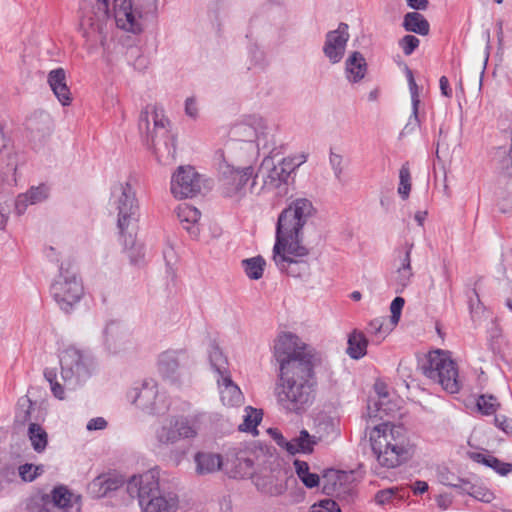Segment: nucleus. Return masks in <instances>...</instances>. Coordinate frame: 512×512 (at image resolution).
I'll use <instances>...</instances> for the list:
<instances>
[{"mask_svg":"<svg viewBox=\"0 0 512 512\" xmlns=\"http://www.w3.org/2000/svg\"><path fill=\"white\" fill-rule=\"evenodd\" d=\"M316 209L308 198L293 200L278 216L273 247V261L288 276L301 278L309 274L306 258L309 249L302 244V229L315 215Z\"/></svg>","mask_w":512,"mask_h":512,"instance_id":"nucleus-1","label":"nucleus"},{"mask_svg":"<svg viewBox=\"0 0 512 512\" xmlns=\"http://www.w3.org/2000/svg\"><path fill=\"white\" fill-rule=\"evenodd\" d=\"M119 480L107 475H100L89 484L90 493L96 498L105 497L110 491L119 487Z\"/></svg>","mask_w":512,"mask_h":512,"instance_id":"nucleus-35","label":"nucleus"},{"mask_svg":"<svg viewBox=\"0 0 512 512\" xmlns=\"http://www.w3.org/2000/svg\"><path fill=\"white\" fill-rule=\"evenodd\" d=\"M28 436L31 441V445L36 452L41 453L46 449L48 435L40 425L31 423L28 428Z\"/></svg>","mask_w":512,"mask_h":512,"instance_id":"nucleus-40","label":"nucleus"},{"mask_svg":"<svg viewBox=\"0 0 512 512\" xmlns=\"http://www.w3.org/2000/svg\"><path fill=\"white\" fill-rule=\"evenodd\" d=\"M405 300L403 297H395L390 304L391 316L389 322L392 326H396L400 320L402 309L404 307Z\"/></svg>","mask_w":512,"mask_h":512,"instance_id":"nucleus-54","label":"nucleus"},{"mask_svg":"<svg viewBox=\"0 0 512 512\" xmlns=\"http://www.w3.org/2000/svg\"><path fill=\"white\" fill-rule=\"evenodd\" d=\"M11 140L0 124V171L1 174H16V157L11 151Z\"/></svg>","mask_w":512,"mask_h":512,"instance_id":"nucleus-28","label":"nucleus"},{"mask_svg":"<svg viewBox=\"0 0 512 512\" xmlns=\"http://www.w3.org/2000/svg\"><path fill=\"white\" fill-rule=\"evenodd\" d=\"M305 161L306 156L302 155L300 158H283L275 165L272 156L265 157L259 169L264 187L268 190H278L279 196L286 195L289 185L294 183L295 170Z\"/></svg>","mask_w":512,"mask_h":512,"instance_id":"nucleus-8","label":"nucleus"},{"mask_svg":"<svg viewBox=\"0 0 512 512\" xmlns=\"http://www.w3.org/2000/svg\"><path fill=\"white\" fill-rule=\"evenodd\" d=\"M403 27L408 32H413L422 36L427 35L430 29L429 22L418 12H408L404 16Z\"/></svg>","mask_w":512,"mask_h":512,"instance_id":"nucleus-36","label":"nucleus"},{"mask_svg":"<svg viewBox=\"0 0 512 512\" xmlns=\"http://www.w3.org/2000/svg\"><path fill=\"white\" fill-rule=\"evenodd\" d=\"M47 82L58 101L63 106L71 104L72 97L66 82V72L63 68L51 70L47 76Z\"/></svg>","mask_w":512,"mask_h":512,"instance_id":"nucleus-24","label":"nucleus"},{"mask_svg":"<svg viewBox=\"0 0 512 512\" xmlns=\"http://www.w3.org/2000/svg\"><path fill=\"white\" fill-rule=\"evenodd\" d=\"M123 241L124 247L127 249L130 246L129 258L131 263L137 265L144 257L143 247L141 245L136 246L133 233H126V237H120Z\"/></svg>","mask_w":512,"mask_h":512,"instance_id":"nucleus-46","label":"nucleus"},{"mask_svg":"<svg viewBox=\"0 0 512 512\" xmlns=\"http://www.w3.org/2000/svg\"><path fill=\"white\" fill-rule=\"evenodd\" d=\"M348 25L341 22L337 29L326 33L323 53L331 64L339 63L345 54L350 35Z\"/></svg>","mask_w":512,"mask_h":512,"instance_id":"nucleus-18","label":"nucleus"},{"mask_svg":"<svg viewBox=\"0 0 512 512\" xmlns=\"http://www.w3.org/2000/svg\"><path fill=\"white\" fill-rule=\"evenodd\" d=\"M33 464H24L19 467V475L26 482H32L36 479V475L33 474Z\"/></svg>","mask_w":512,"mask_h":512,"instance_id":"nucleus-62","label":"nucleus"},{"mask_svg":"<svg viewBox=\"0 0 512 512\" xmlns=\"http://www.w3.org/2000/svg\"><path fill=\"white\" fill-rule=\"evenodd\" d=\"M210 361L217 374L216 382L222 403L229 407L240 406L244 401V396L238 385L232 380L225 354H211Z\"/></svg>","mask_w":512,"mask_h":512,"instance_id":"nucleus-13","label":"nucleus"},{"mask_svg":"<svg viewBox=\"0 0 512 512\" xmlns=\"http://www.w3.org/2000/svg\"><path fill=\"white\" fill-rule=\"evenodd\" d=\"M53 121L48 113H34L26 122L27 137L34 149L41 148L50 137Z\"/></svg>","mask_w":512,"mask_h":512,"instance_id":"nucleus-19","label":"nucleus"},{"mask_svg":"<svg viewBox=\"0 0 512 512\" xmlns=\"http://www.w3.org/2000/svg\"><path fill=\"white\" fill-rule=\"evenodd\" d=\"M241 265L248 278L252 280H258L263 276L266 261L262 256L258 255L255 257L243 259L241 261Z\"/></svg>","mask_w":512,"mask_h":512,"instance_id":"nucleus-39","label":"nucleus"},{"mask_svg":"<svg viewBox=\"0 0 512 512\" xmlns=\"http://www.w3.org/2000/svg\"><path fill=\"white\" fill-rule=\"evenodd\" d=\"M295 470L299 479L308 488H314L319 484V476L309 471V466L305 461L295 460Z\"/></svg>","mask_w":512,"mask_h":512,"instance_id":"nucleus-41","label":"nucleus"},{"mask_svg":"<svg viewBox=\"0 0 512 512\" xmlns=\"http://www.w3.org/2000/svg\"><path fill=\"white\" fill-rule=\"evenodd\" d=\"M413 247V243L405 242L400 248L397 249V256L395 259L397 266L411 267V252Z\"/></svg>","mask_w":512,"mask_h":512,"instance_id":"nucleus-52","label":"nucleus"},{"mask_svg":"<svg viewBox=\"0 0 512 512\" xmlns=\"http://www.w3.org/2000/svg\"><path fill=\"white\" fill-rule=\"evenodd\" d=\"M126 490L132 498H137L141 512H176L178 509V496L161 489L156 469L133 475L126 483Z\"/></svg>","mask_w":512,"mask_h":512,"instance_id":"nucleus-3","label":"nucleus"},{"mask_svg":"<svg viewBox=\"0 0 512 512\" xmlns=\"http://www.w3.org/2000/svg\"><path fill=\"white\" fill-rule=\"evenodd\" d=\"M223 184L227 186V194L240 191L251 179L254 173L253 167H245L243 169H235L229 164L220 166Z\"/></svg>","mask_w":512,"mask_h":512,"instance_id":"nucleus-21","label":"nucleus"},{"mask_svg":"<svg viewBox=\"0 0 512 512\" xmlns=\"http://www.w3.org/2000/svg\"><path fill=\"white\" fill-rule=\"evenodd\" d=\"M414 276L412 267H399L397 266L394 276V283L396 285L395 292L401 293L409 286Z\"/></svg>","mask_w":512,"mask_h":512,"instance_id":"nucleus-45","label":"nucleus"},{"mask_svg":"<svg viewBox=\"0 0 512 512\" xmlns=\"http://www.w3.org/2000/svg\"><path fill=\"white\" fill-rule=\"evenodd\" d=\"M73 494L65 486H57L51 494H42L39 500L44 504H53L54 506L66 509L72 506Z\"/></svg>","mask_w":512,"mask_h":512,"instance_id":"nucleus-32","label":"nucleus"},{"mask_svg":"<svg viewBox=\"0 0 512 512\" xmlns=\"http://www.w3.org/2000/svg\"><path fill=\"white\" fill-rule=\"evenodd\" d=\"M198 113L199 109L196 98L188 97L185 100V114L192 119H196L198 117Z\"/></svg>","mask_w":512,"mask_h":512,"instance_id":"nucleus-60","label":"nucleus"},{"mask_svg":"<svg viewBox=\"0 0 512 512\" xmlns=\"http://www.w3.org/2000/svg\"><path fill=\"white\" fill-rule=\"evenodd\" d=\"M487 334L489 348L492 352H503L511 349L509 341L502 334L501 328L495 321L491 322V326L488 328Z\"/></svg>","mask_w":512,"mask_h":512,"instance_id":"nucleus-37","label":"nucleus"},{"mask_svg":"<svg viewBox=\"0 0 512 512\" xmlns=\"http://www.w3.org/2000/svg\"><path fill=\"white\" fill-rule=\"evenodd\" d=\"M50 294L65 313H71L79 304L84 295V287L74 265L61 263L59 274L50 286Z\"/></svg>","mask_w":512,"mask_h":512,"instance_id":"nucleus-5","label":"nucleus"},{"mask_svg":"<svg viewBox=\"0 0 512 512\" xmlns=\"http://www.w3.org/2000/svg\"><path fill=\"white\" fill-rule=\"evenodd\" d=\"M177 216L183 228L186 229L191 236L197 237L199 229L196 224L201 217L200 211L191 205L182 204L177 208Z\"/></svg>","mask_w":512,"mask_h":512,"instance_id":"nucleus-30","label":"nucleus"},{"mask_svg":"<svg viewBox=\"0 0 512 512\" xmlns=\"http://www.w3.org/2000/svg\"><path fill=\"white\" fill-rule=\"evenodd\" d=\"M128 398L150 415L164 414L169 408L166 395L159 392L153 379H145L140 385L133 387L128 393Z\"/></svg>","mask_w":512,"mask_h":512,"instance_id":"nucleus-12","label":"nucleus"},{"mask_svg":"<svg viewBox=\"0 0 512 512\" xmlns=\"http://www.w3.org/2000/svg\"><path fill=\"white\" fill-rule=\"evenodd\" d=\"M472 459L477 463L484 464L487 467L492 468L501 476H506L510 472H512V464L502 462L498 458L492 455H486L483 453H474L472 454Z\"/></svg>","mask_w":512,"mask_h":512,"instance_id":"nucleus-38","label":"nucleus"},{"mask_svg":"<svg viewBox=\"0 0 512 512\" xmlns=\"http://www.w3.org/2000/svg\"><path fill=\"white\" fill-rule=\"evenodd\" d=\"M194 462L198 475L214 473L220 470L223 464L221 455L212 452H197L194 456Z\"/></svg>","mask_w":512,"mask_h":512,"instance_id":"nucleus-29","label":"nucleus"},{"mask_svg":"<svg viewBox=\"0 0 512 512\" xmlns=\"http://www.w3.org/2000/svg\"><path fill=\"white\" fill-rule=\"evenodd\" d=\"M495 424L505 433L512 435V419H509L506 416H497L495 417Z\"/></svg>","mask_w":512,"mask_h":512,"instance_id":"nucleus-63","label":"nucleus"},{"mask_svg":"<svg viewBox=\"0 0 512 512\" xmlns=\"http://www.w3.org/2000/svg\"><path fill=\"white\" fill-rule=\"evenodd\" d=\"M315 381H282L278 388V403L288 412L301 413L305 411L315 398Z\"/></svg>","mask_w":512,"mask_h":512,"instance_id":"nucleus-11","label":"nucleus"},{"mask_svg":"<svg viewBox=\"0 0 512 512\" xmlns=\"http://www.w3.org/2000/svg\"><path fill=\"white\" fill-rule=\"evenodd\" d=\"M246 414L244 415L243 423L239 425V430L244 432L256 431V428L262 420L261 411L252 407L245 409Z\"/></svg>","mask_w":512,"mask_h":512,"instance_id":"nucleus-43","label":"nucleus"},{"mask_svg":"<svg viewBox=\"0 0 512 512\" xmlns=\"http://www.w3.org/2000/svg\"><path fill=\"white\" fill-rule=\"evenodd\" d=\"M418 368L423 375L440 384L445 391L451 394L459 392L461 384L458 368L449 354H419Z\"/></svg>","mask_w":512,"mask_h":512,"instance_id":"nucleus-6","label":"nucleus"},{"mask_svg":"<svg viewBox=\"0 0 512 512\" xmlns=\"http://www.w3.org/2000/svg\"><path fill=\"white\" fill-rule=\"evenodd\" d=\"M107 426V421L103 417H96L88 421L87 423V430L94 431V430H103Z\"/></svg>","mask_w":512,"mask_h":512,"instance_id":"nucleus-64","label":"nucleus"},{"mask_svg":"<svg viewBox=\"0 0 512 512\" xmlns=\"http://www.w3.org/2000/svg\"><path fill=\"white\" fill-rule=\"evenodd\" d=\"M394 494L395 491L393 488L380 490L375 495V502L378 505H385L391 501Z\"/></svg>","mask_w":512,"mask_h":512,"instance_id":"nucleus-61","label":"nucleus"},{"mask_svg":"<svg viewBox=\"0 0 512 512\" xmlns=\"http://www.w3.org/2000/svg\"><path fill=\"white\" fill-rule=\"evenodd\" d=\"M347 78L356 83L364 78L367 71L366 60L363 55L355 51L346 60Z\"/></svg>","mask_w":512,"mask_h":512,"instance_id":"nucleus-31","label":"nucleus"},{"mask_svg":"<svg viewBox=\"0 0 512 512\" xmlns=\"http://www.w3.org/2000/svg\"><path fill=\"white\" fill-rule=\"evenodd\" d=\"M419 39L413 35H405L400 41L399 46L406 56L411 55L419 46Z\"/></svg>","mask_w":512,"mask_h":512,"instance_id":"nucleus-57","label":"nucleus"},{"mask_svg":"<svg viewBox=\"0 0 512 512\" xmlns=\"http://www.w3.org/2000/svg\"><path fill=\"white\" fill-rule=\"evenodd\" d=\"M138 128L143 140L160 163L169 164L175 160L176 139L170 132V121L162 108L151 105L142 110Z\"/></svg>","mask_w":512,"mask_h":512,"instance_id":"nucleus-2","label":"nucleus"},{"mask_svg":"<svg viewBox=\"0 0 512 512\" xmlns=\"http://www.w3.org/2000/svg\"><path fill=\"white\" fill-rule=\"evenodd\" d=\"M282 443H285V449L290 454L296 453H311L314 445L317 444V437L310 435L306 430L300 431L299 435L287 440L285 437H280Z\"/></svg>","mask_w":512,"mask_h":512,"instance_id":"nucleus-27","label":"nucleus"},{"mask_svg":"<svg viewBox=\"0 0 512 512\" xmlns=\"http://www.w3.org/2000/svg\"><path fill=\"white\" fill-rule=\"evenodd\" d=\"M411 190V174L409 164L404 163L399 171V187L398 193L403 200L409 197Z\"/></svg>","mask_w":512,"mask_h":512,"instance_id":"nucleus-47","label":"nucleus"},{"mask_svg":"<svg viewBox=\"0 0 512 512\" xmlns=\"http://www.w3.org/2000/svg\"><path fill=\"white\" fill-rule=\"evenodd\" d=\"M110 206L117 213V228L120 237H126L129 229L139 220V201L132 185L126 181L111 188Z\"/></svg>","mask_w":512,"mask_h":512,"instance_id":"nucleus-7","label":"nucleus"},{"mask_svg":"<svg viewBox=\"0 0 512 512\" xmlns=\"http://www.w3.org/2000/svg\"><path fill=\"white\" fill-rule=\"evenodd\" d=\"M24 196H27L30 204H36L43 201L46 198V188L45 186L32 187L29 191L24 193Z\"/></svg>","mask_w":512,"mask_h":512,"instance_id":"nucleus-58","label":"nucleus"},{"mask_svg":"<svg viewBox=\"0 0 512 512\" xmlns=\"http://www.w3.org/2000/svg\"><path fill=\"white\" fill-rule=\"evenodd\" d=\"M393 327L389 320L384 317L371 320L366 327V333L370 337L368 340L379 344L391 332Z\"/></svg>","mask_w":512,"mask_h":512,"instance_id":"nucleus-34","label":"nucleus"},{"mask_svg":"<svg viewBox=\"0 0 512 512\" xmlns=\"http://www.w3.org/2000/svg\"><path fill=\"white\" fill-rule=\"evenodd\" d=\"M44 377L49 382L53 395L60 400L64 399V387L57 381L56 371L54 369H45Z\"/></svg>","mask_w":512,"mask_h":512,"instance_id":"nucleus-50","label":"nucleus"},{"mask_svg":"<svg viewBox=\"0 0 512 512\" xmlns=\"http://www.w3.org/2000/svg\"><path fill=\"white\" fill-rule=\"evenodd\" d=\"M201 191V177L191 166H180L171 178V192L179 199L192 198Z\"/></svg>","mask_w":512,"mask_h":512,"instance_id":"nucleus-15","label":"nucleus"},{"mask_svg":"<svg viewBox=\"0 0 512 512\" xmlns=\"http://www.w3.org/2000/svg\"><path fill=\"white\" fill-rule=\"evenodd\" d=\"M314 354H279L280 377L282 381H315L312 358Z\"/></svg>","mask_w":512,"mask_h":512,"instance_id":"nucleus-14","label":"nucleus"},{"mask_svg":"<svg viewBox=\"0 0 512 512\" xmlns=\"http://www.w3.org/2000/svg\"><path fill=\"white\" fill-rule=\"evenodd\" d=\"M61 376L65 381L85 378L90 371L85 363L84 354H62L59 359Z\"/></svg>","mask_w":512,"mask_h":512,"instance_id":"nucleus-22","label":"nucleus"},{"mask_svg":"<svg viewBox=\"0 0 512 512\" xmlns=\"http://www.w3.org/2000/svg\"><path fill=\"white\" fill-rule=\"evenodd\" d=\"M197 417L169 416L160 421L153 429V445L166 448L180 440L193 439L198 435Z\"/></svg>","mask_w":512,"mask_h":512,"instance_id":"nucleus-9","label":"nucleus"},{"mask_svg":"<svg viewBox=\"0 0 512 512\" xmlns=\"http://www.w3.org/2000/svg\"><path fill=\"white\" fill-rule=\"evenodd\" d=\"M499 403L492 395H481L477 400L478 409L485 415H492L496 412Z\"/></svg>","mask_w":512,"mask_h":512,"instance_id":"nucleus-51","label":"nucleus"},{"mask_svg":"<svg viewBox=\"0 0 512 512\" xmlns=\"http://www.w3.org/2000/svg\"><path fill=\"white\" fill-rule=\"evenodd\" d=\"M249 58L251 66L264 68L266 65L265 54L257 45L249 47Z\"/></svg>","mask_w":512,"mask_h":512,"instance_id":"nucleus-56","label":"nucleus"},{"mask_svg":"<svg viewBox=\"0 0 512 512\" xmlns=\"http://www.w3.org/2000/svg\"><path fill=\"white\" fill-rule=\"evenodd\" d=\"M0 187V230L4 229L10 212L12 203V188L16 185V174H1Z\"/></svg>","mask_w":512,"mask_h":512,"instance_id":"nucleus-25","label":"nucleus"},{"mask_svg":"<svg viewBox=\"0 0 512 512\" xmlns=\"http://www.w3.org/2000/svg\"><path fill=\"white\" fill-rule=\"evenodd\" d=\"M267 463V456L262 452L254 449H244L236 453L233 462L232 477L234 478H251L258 472V469Z\"/></svg>","mask_w":512,"mask_h":512,"instance_id":"nucleus-17","label":"nucleus"},{"mask_svg":"<svg viewBox=\"0 0 512 512\" xmlns=\"http://www.w3.org/2000/svg\"><path fill=\"white\" fill-rule=\"evenodd\" d=\"M306 344L294 333L283 332L274 344V352H304Z\"/></svg>","mask_w":512,"mask_h":512,"instance_id":"nucleus-33","label":"nucleus"},{"mask_svg":"<svg viewBox=\"0 0 512 512\" xmlns=\"http://www.w3.org/2000/svg\"><path fill=\"white\" fill-rule=\"evenodd\" d=\"M309 512H341V509L336 501L325 498L314 503Z\"/></svg>","mask_w":512,"mask_h":512,"instance_id":"nucleus-53","label":"nucleus"},{"mask_svg":"<svg viewBox=\"0 0 512 512\" xmlns=\"http://www.w3.org/2000/svg\"><path fill=\"white\" fill-rule=\"evenodd\" d=\"M371 446L378 463L386 468H394L410 457L406 430L401 425L382 423L370 435Z\"/></svg>","mask_w":512,"mask_h":512,"instance_id":"nucleus-4","label":"nucleus"},{"mask_svg":"<svg viewBox=\"0 0 512 512\" xmlns=\"http://www.w3.org/2000/svg\"><path fill=\"white\" fill-rule=\"evenodd\" d=\"M406 76L409 86V91L411 95V114L408 118V121L404 128L402 129L401 135H408L413 133L418 127H420V119H419V106H420V97H419V87L415 82L413 72L411 69L406 67Z\"/></svg>","mask_w":512,"mask_h":512,"instance_id":"nucleus-23","label":"nucleus"},{"mask_svg":"<svg viewBox=\"0 0 512 512\" xmlns=\"http://www.w3.org/2000/svg\"><path fill=\"white\" fill-rule=\"evenodd\" d=\"M329 163H330V166H331V168L333 170L335 178L338 181H341L342 173H343V170H344L342 155L335 153L333 150H330Z\"/></svg>","mask_w":512,"mask_h":512,"instance_id":"nucleus-55","label":"nucleus"},{"mask_svg":"<svg viewBox=\"0 0 512 512\" xmlns=\"http://www.w3.org/2000/svg\"><path fill=\"white\" fill-rule=\"evenodd\" d=\"M178 369V363L175 359H168L159 363V371L166 378H173Z\"/></svg>","mask_w":512,"mask_h":512,"instance_id":"nucleus-59","label":"nucleus"},{"mask_svg":"<svg viewBox=\"0 0 512 512\" xmlns=\"http://www.w3.org/2000/svg\"><path fill=\"white\" fill-rule=\"evenodd\" d=\"M81 24L99 30L109 18V0H95L94 3L82 0L80 3Z\"/></svg>","mask_w":512,"mask_h":512,"instance_id":"nucleus-20","label":"nucleus"},{"mask_svg":"<svg viewBox=\"0 0 512 512\" xmlns=\"http://www.w3.org/2000/svg\"><path fill=\"white\" fill-rule=\"evenodd\" d=\"M374 390L379 397V400L375 403L376 410L379 413L390 415L393 412V408L386 402L388 397L386 384L381 381H377L374 385Z\"/></svg>","mask_w":512,"mask_h":512,"instance_id":"nucleus-44","label":"nucleus"},{"mask_svg":"<svg viewBox=\"0 0 512 512\" xmlns=\"http://www.w3.org/2000/svg\"><path fill=\"white\" fill-rule=\"evenodd\" d=\"M253 483L261 493L270 496H279L286 490L282 470L273 466L268 458L267 463L258 469Z\"/></svg>","mask_w":512,"mask_h":512,"instance_id":"nucleus-16","label":"nucleus"},{"mask_svg":"<svg viewBox=\"0 0 512 512\" xmlns=\"http://www.w3.org/2000/svg\"><path fill=\"white\" fill-rule=\"evenodd\" d=\"M155 0H113L116 25L127 32L139 34L143 31V18L152 11Z\"/></svg>","mask_w":512,"mask_h":512,"instance_id":"nucleus-10","label":"nucleus"},{"mask_svg":"<svg viewBox=\"0 0 512 512\" xmlns=\"http://www.w3.org/2000/svg\"><path fill=\"white\" fill-rule=\"evenodd\" d=\"M127 61L135 70L144 71L149 65V59L143 54L140 47L131 46L126 52Z\"/></svg>","mask_w":512,"mask_h":512,"instance_id":"nucleus-42","label":"nucleus"},{"mask_svg":"<svg viewBox=\"0 0 512 512\" xmlns=\"http://www.w3.org/2000/svg\"><path fill=\"white\" fill-rule=\"evenodd\" d=\"M458 483H447L444 482V485L452 486L460 491L462 494H468L469 496L475 498L478 501L484 503H490L495 499L494 493L488 489L486 486L480 483H471L466 479H459Z\"/></svg>","mask_w":512,"mask_h":512,"instance_id":"nucleus-26","label":"nucleus"},{"mask_svg":"<svg viewBox=\"0 0 512 512\" xmlns=\"http://www.w3.org/2000/svg\"><path fill=\"white\" fill-rule=\"evenodd\" d=\"M318 433H320L317 441L330 442L339 436V429L331 421L322 422L318 426Z\"/></svg>","mask_w":512,"mask_h":512,"instance_id":"nucleus-49","label":"nucleus"},{"mask_svg":"<svg viewBox=\"0 0 512 512\" xmlns=\"http://www.w3.org/2000/svg\"><path fill=\"white\" fill-rule=\"evenodd\" d=\"M347 342L348 347L345 352H367L369 340L362 332H352Z\"/></svg>","mask_w":512,"mask_h":512,"instance_id":"nucleus-48","label":"nucleus"}]
</instances>
